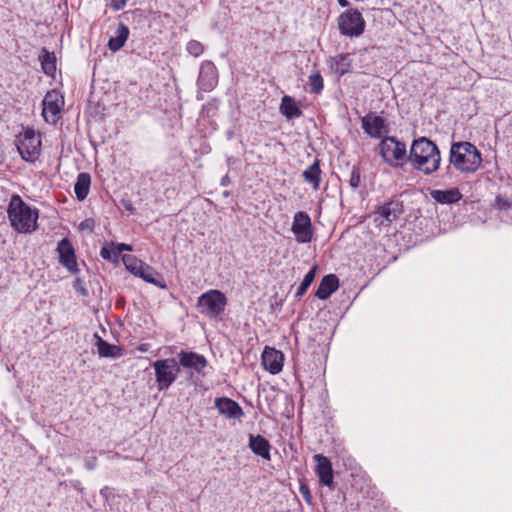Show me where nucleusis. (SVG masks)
I'll list each match as a JSON object with an SVG mask.
<instances>
[{"instance_id":"nucleus-1","label":"nucleus","mask_w":512,"mask_h":512,"mask_svg":"<svg viewBox=\"0 0 512 512\" xmlns=\"http://www.w3.org/2000/svg\"><path fill=\"white\" fill-rule=\"evenodd\" d=\"M407 161L411 166L424 175L436 172L441 163V153L438 146L427 137L413 140Z\"/></svg>"},{"instance_id":"nucleus-2","label":"nucleus","mask_w":512,"mask_h":512,"mask_svg":"<svg viewBox=\"0 0 512 512\" xmlns=\"http://www.w3.org/2000/svg\"><path fill=\"white\" fill-rule=\"evenodd\" d=\"M482 164V155L477 147L468 141L452 142L449 151V166L464 175L475 173Z\"/></svg>"},{"instance_id":"nucleus-3","label":"nucleus","mask_w":512,"mask_h":512,"mask_svg":"<svg viewBox=\"0 0 512 512\" xmlns=\"http://www.w3.org/2000/svg\"><path fill=\"white\" fill-rule=\"evenodd\" d=\"M7 215L11 226L20 233H31L37 228L38 210L28 206L19 195L11 197Z\"/></svg>"},{"instance_id":"nucleus-4","label":"nucleus","mask_w":512,"mask_h":512,"mask_svg":"<svg viewBox=\"0 0 512 512\" xmlns=\"http://www.w3.org/2000/svg\"><path fill=\"white\" fill-rule=\"evenodd\" d=\"M379 154L391 167L401 168L407 162L406 145L395 137L386 136L379 143Z\"/></svg>"},{"instance_id":"nucleus-5","label":"nucleus","mask_w":512,"mask_h":512,"mask_svg":"<svg viewBox=\"0 0 512 512\" xmlns=\"http://www.w3.org/2000/svg\"><path fill=\"white\" fill-rule=\"evenodd\" d=\"M159 391L167 390L177 379L180 367L175 358L158 359L152 363Z\"/></svg>"},{"instance_id":"nucleus-6","label":"nucleus","mask_w":512,"mask_h":512,"mask_svg":"<svg viewBox=\"0 0 512 512\" xmlns=\"http://www.w3.org/2000/svg\"><path fill=\"white\" fill-rule=\"evenodd\" d=\"M227 304V298L219 290H209L203 293L197 301V307L200 313L210 317L216 318L222 314Z\"/></svg>"},{"instance_id":"nucleus-7","label":"nucleus","mask_w":512,"mask_h":512,"mask_svg":"<svg viewBox=\"0 0 512 512\" xmlns=\"http://www.w3.org/2000/svg\"><path fill=\"white\" fill-rule=\"evenodd\" d=\"M17 150L27 162H35L40 155L41 140L32 129H26L18 136Z\"/></svg>"},{"instance_id":"nucleus-8","label":"nucleus","mask_w":512,"mask_h":512,"mask_svg":"<svg viewBox=\"0 0 512 512\" xmlns=\"http://www.w3.org/2000/svg\"><path fill=\"white\" fill-rule=\"evenodd\" d=\"M365 20L357 9H348L338 18L341 34L348 37H359L365 30Z\"/></svg>"},{"instance_id":"nucleus-9","label":"nucleus","mask_w":512,"mask_h":512,"mask_svg":"<svg viewBox=\"0 0 512 512\" xmlns=\"http://www.w3.org/2000/svg\"><path fill=\"white\" fill-rule=\"evenodd\" d=\"M403 204L399 200H391L377 208L374 221L379 226L389 225L403 213Z\"/></svg>"},{"instance_id":"nucleus-10","label":"nucleus","mask_w":512,"mask_h":512,"mask_svg":"<svg viewBox=\"0 0 512 512\" xmlns=\"http://www.w3.org/2000/svg\"><path fill=\"white\" fill-rule=\"evenodd\" d=\"M63 103V98L56 91L47 92L42 101V115L47 123L58 121Z\"/></svg>"},{"instance_id":"nucleus-11","label":"nucleus","mask_w":512,"mask_h":512,"mask_svg":"<svg viewBox=\"0 0 512 512\" xmlns=\"http://www.w3.org/2000/svg\"><path fill=\"white\" fill-rule=\"evenodd\" d=\"M292 232L298 243H308L312 240V224L309 215L306 212H297L292 223Z\"/></svg>"},{"instance_id":"nucleus-12","label":"nucleus","mask_w":512,"mask_h":512,"mask_svg":"<svg viewBox=\"0 0 512 512\" xmlns=\"http://www.w3.org/2000/svg\"><path fill=\"white\" fill-rule=\"evenodd\" d=\"M218 84V71L211 61H204L199 70L197 85L201 91L210 92Z\"/></svg>"},{"instance_id":"nucleus-13","label":"nucleus","mask_w":512,"mask_h":512,"mask_svg":"<svg viewBox=\"0 0 512 512\" xmlns=\"http://www.w3.org/2000/svg\"><path fill=\"white\" fill-rule=\"evenodd\" d=\"M56 251L58 253L59 262L62 266L72 273L78 270L75 250L68 238H63L59 241Z\"/></svg>"},{"instance_id":"nucleus-14","label":"nucleus","mask_w":512,"mask_h":512,"mask_svg":"<svg viewBox=\"0 0 512 512\" xmlns=\"http://www.w3.org/2000/svg\"><path fill=\"white\" fill-rule=\"evenodd\" d=\"M177 358L179 367L193 370L198 374H201L208 365L207 359L203 355L195 352L180 351L177 354Z\"/></svg>"},{"instance_id":"nucleus-15","label":"nucleus","mask_w":512,"mask_h":512,"mask_svg":"<svg viewBox=\"0 0 512 512\" xmlns=\"http://www.w3.org/2000/svg\"><path fill=\"white\" fill-rule=\"evenodd\" d=\"M362 128L372 138H381L388 131L383 117L368 113L362 118Z\"/></svg>"},{"instance_id":"nucleus-16","label":"nucleus","mask_w":512,"mask_h":512,"mask_svg":"<svg viewBox=\"0 0 512 512\" xmlns=\"http://www.w3.org/2000/svg\"><path fill=\"white\" fill-rule=\"evenodd\" d=\"M262 364L265 370L271 374H278L282 371L284 355L281 351L266 346L262 352Z\"/></svg>"},{"instance_id":"nucleus-17","label":"nucleus","mask_w":512,"mask_h":512,"mask_svg":"<svg viewBox=\"0 0 512 512\" xmlns=\"http://www.w3.org/2000/svg\"><path fill=\"white\" fill-rule=\"evenodd\" d=\"M313 458L317 463L315 471L319 482L322 485L328 486L330 489H334V475L331 461L322 454H315Z\"/></svg>"},{"instance_id":"nucleus-18","label":"nucleus","mask_w":512,"mask_h":512,"mask_svg":"<svg viewBox=\"0 0 512 512\" xmlns=\"http://www.w3.org/2000/svg\"><path fill=\"white\" fill-rule=\"evenodd\" d=\"M215 408L221 415L229 419H240L244 416L242 407L233 399L219 397L215 399Z\"/></svg>"},{"instance_id":"nucleus-19","label":"nucleus","mask_w":512,"mask_h":512,"mask_svg":"<svg viewBox=\"0 0 512 512\" xmlns=\"http://www.w3.org/2000/svg\"><path fill=\"white\" fill-rule=\"evenodd\" d=\"M430 196L435 202L442 205L455 204L463 197L460 190L456 187L448 190H431Z\"/></svg>"},{"instance_id":"nucleus-20","label":"nucleus","mask_w":512,"mask_h":512,"mask_svg":"<svg viewBox=\"0 0 512 512\" xmlns=\"http://www.w3.org/2000/svg\"><path fill=\"white\" fill-rule=\"evenodd\" d=\"M339 287V279L334 274L324 276L315 292V296L320 300H326Z\"/></svg>"},{"instance_id":"nucleus-21","label":"nucleus","mask_w":512,"mask_h":512,"mask_svg":"<svg viewBox=\"0 0 512 512\" xmlns=\"http://www.w3.org/2000/svg\"><path fill=\"white\" fill-rule=\"evenodd\" d=\"M249 448L252 452L265 460H270L271 445L269 441L261 435H249Z\"/></svg>"},{"instance_id":"nucleus-22","label":"nucleus","mask_w":512,"mask_h":512,"mask_svg":"<svg viewBox=\"0 0 512 512\" xmlns=\"http://www.w3.org/2000/svg\"><path fill=\"white\" fill-rule=\"evenodd\" d=\"M94 337L96 339L95 346L100 357L116 359L122 356L123 353L120 346L108 343L98 334H94Z\"/></svg>"},{"instance_id":"nucleus-23","label":"nucleus","mask_w":512,"mask_h":512,"mask_svg":"<svg viewBox=\"0 0 512 512\" xmlns=\"http://www.w3.org/2000/svg\"><path fill=\"white\" fill-rule=\"evenodd\" d=\"M302 177L315 191H317L321 182L320 160L316 159L310 166H308L303 171Z\"/></svg>"},{"instance_id":"nucleus-24","label":"nucleus","mask_w":512,"mask_h":512,"mask_svg":"<svg viewBox=\"0 0 512 512\" xmlns=\"http://www.w3.org/2000/svg\"><path fill=\"white\" fill-rule=\"evenodd\" d=\"M128 36L129 28L124 23H120L115 31V35L111 36L108 41V48L112 52L120 50L125 45Z\"/></svg>"},{"instance_id":"nucleus-25","label":"nucleus","mask_w":512,"mask_h":512,"mask_svg":"<svg viewBox=\"0 0 512 512\" xmlns=\"http://www.w3.org/2000/svg\"><path fill=\"white\" fill-rule=\"evenodd\" d=\"M91 177L88 173H79L74 184L76 198L80 201L86 199L90 190Z\"/></svg>"},{"instance_id":"nucleus-26","label":"nucleus","mask_w":512,"mask_h":512,"mask_svg":"<svg viewBox=\"0 0 512 512\" xmlns=\"http://www.w3.org/2000/svg\"><path fill=\"white\" fill-rule=\"evenodd\" d=\"M280 112L289 120L302 115V111L297 106L295 100L288 95H285L281 100Z\"/></svg>"},{"instance_id":"nucleus-27","label":"nucleus","mask_w":512,"mask_h":512,"mask_svg":"<svg viewBox=\"0 0 512 512\" xmlns=\"http://www.w3.org/2000/svg\"><path fill=\"white\" fill-rule=\"evenodd\" d=\"M39 61L43 72L46 75L53 76L56 72V57L54 53H50L47 49L43 48L39 55Z\"/></svg>"},{"instance_id":"nucleus-28","label":"nucleus","mask_w":512,"mask_h":512,"mask_svg":"<svg viewBox=\"0 0 512 512\" xmlns=\"http://www.w3.org/2000/svg\"><path fill=\"white\" fill-rule=\"evenodd\" d=\"M137 277L142 278L145 282L153 284L162 289L166 288L164 280L159 277L158 273L149 265L145 264Z\"/></svg>"},{"instance_id":"nucleus-29","label":"nucleus","mask_w":512,"mask_h":512,"mask_svg":"<svg viewBox=\"0 0 512 512\" xmlns=\"http://www.w3.org/2000/svg\"><path fill=\"white\" fill-rule=\"evenodd\" d=\"M317 272V266L314 265L305 275L303 281L296 290L295 297L300 299L308 290L309 286L313 283Z\"/></svg>"},{"instance_id":"nucleus-30","label":"nucleus","mask_w":512,"mask_h":512,"mask_svg":"<svg viewBox=\"0 0 512 512\" xmlns=\"http://www.w3.org/2000/svg\"><path fill=\"white\" fill-rule=\"evenodd\" d=\"M122 260L127 270H129L135 276L139 275L145 265L143 261L137 259L133 255H124Z\"/></svg>"},{"instance_id":"nucleus-31","label":"nucleus","mask_w":512,"mask_h":512,"mask_svg":"<svg viewBox=\"0 0 512 512\" xmlns=\"http://www.w3.org/2000/svg\"><path fill=\"white\" fill-rule=\"evenodd\" d=\"M308 85L311 93L320 94L323 90V78L319 72H314L309 76Z\"/></svg>"},{"instance_id":"nucleus-32","label":"nucleus","mask_w":512,"mask_h":512,"mask_svg":"<svg viewBox=\"0 0 512 512\" xmlns=\"http://www.w3.org/2000/svg\"><path fill=\"white\" fill-rule=\"evenodd\" d=\"M186 49H187V52L194 57H199L204 51L203 45L199 41H196V40L189 41L187 43Z\"/></svg>"},{"instance_id":"nucleus-33","label":"nucleus","mask_w":512,"mask_h":512,"mask_svg":"<svg viewBox=\"0 0 512 512\" xmlns=\"http://www.w3.org/2000/svg\"><path fill=\"white\" fill-rule=\"evenodd\" d=\"M360 182H361L360 169L357 166H354L351 170L349 185L352 189L355 190L360 186Z\"/></svg>"},{"instance_id":"nucleus-34","label":"nucleus","mask_w":512,"mask_h":512,"mask_svg":"<svg viewBox=\"0 0 512 512\" xmlns=\"http://www.w3.org/2000/svg\"><path fill=\"white\" fill-rule=\"evenodd\" d=\"M347 59L346 55H339L335 57V61L337 64L336 72L340 75H344L349 71V64H344L343 62Z\"/></svg>"},{"instance_id":"nucleus-35","label":"nucleus","mask_w":512,"mask_h":512,"mask_svg":"<svg viewBox=\"0 0 512 512\" xmlns=\"http://www.w3.org/2000/svg\"><path fill=\"white\" fill-rule=\"evenodd\" d=\"M494 206L499 209V210H508L511 208L512 206V201L507 199V198H504L500 195H498L496 198H495V204Z\"/></svg>"},{"instance_id":"nucleus-36","label":"nucleus","mask_w":512,"mask_h":512,"mask_svg":"<svg viewBox=\"0 0 512 512\" xmlns=\"http://www.w3.org/2000/svg\"><path fill=\"white\" fill-rule=\"evenodd\" d=\"M299 491H300L301 495L303 496L304 500L308 504H310L312 502V495H311L308 485L305 483H301L300 487H299Z\"/></svg>"},{"instance_id":"nucleus-37","label":"nucleus","mask_w":512,"mask_h":512,"mask_svg":"<svg viewBox=\"0 0 512 512\" xmlns=\"http://www.w3.org/2000/svg\"><path fill=\"white\" fill-rule=\"evenodd\" d=\"M114 253H116V251H112V249L106 246L102 247L100 250V256L108 261H117V259L114 258Z\"/></svg>"},{"instance_id":"nucleus-38","label":"nucleus","mask_w":512,"mask_h":512,"mask_svg":"<svg viewBox=\"0 0 512 512\" xmlns=\"http://www.w3.org/2000/svg\"><path fill=\"white\" fill-rule=\"evenodd\" d=\"M74 288L76 289L77 292H79L82 296H87L88 295V291L87 289L84 287L83 285V282L81 281V279L77 278L76 281H75V284H74Z\"/></svg>"},{"instance_id":"nucleus-39","label":"nucleus","mask_w":512,"mask_h":512,"mask_svg":"<svg viewBox=\"0 0 512 512\" xmlns=\"http://www.w3.org/2000/svg\"><path fill=\"white\" fill-rule=\"evenodd\" d=\"M132 247L125 243H119L116 248V253H114V258L118 259V256L123 251H131Z\"/></svg>"},{"instance_id":"nucleus-40","label":"nucleus","mask_w":512,"mask_h":512,"mask_svg":"<svg viewBox=\"0 0 512 512\" xmlns=\"http://www.w3.org/2000/svg\"><path fill=\"white\" fill-rule=\"evenodd\" d=\"M128 0H111L110 6L115 10L119 11L123 9Z\"/></svg>"},{"instance_id":"nucleus-41","label":"nucleus","mask_w":512,"mask_h":512,"mask_svg":"<svg viewBox=\"0 0 512 512\" xmlns=\"http://www.w3.org/2000/svg\"><path fill=\"white\" fill-rule=\"evenodd\" d=\"M97 466V458L89 457L85 459V467L87 470H94Z\"/></svg>"},{"instance_id":"nucleus-42","label":"nucleus","mask_w":512,"mask_h":512,"mask_svg":"<svg viewBox=\"0 0 512 512\" xmlns=\"http://www.w3.org/2000/svg\"><path fill=\"white\" fill-rule=\"evenodd\" d=\"M93 226V220L91 219H86L84 220L83 222H81L80 224V229L81 230H84V229H91Z\"/></svg>"},{"instance_id":"nucleus-43","label":"nucleus","mask_w":512,"mask_h":512,"mask_svg":"<svg viewBox=\"0 0 512 512\" xmlns=\"http://www.w3.org/2000/svg\"><path fill=\"white\" fill-rule=\"evenodd\" d=\"M111 494V491H110V488L108 486H105L103 487L101 490H100V495L102 497H104L105 499H108V497L110 496Z\"/></svg>"},{"instance_id":"nucleus-44","label":"nucleus","mask_w":512,"mask_h":512,"mask_svg":"<svg viewBox=\"0 0 512 512\" xmlns=\"http://www.w3.org/2000/svg\"><path fill=\"white\" fill-rule=\"evenodd\" d=\"M229 183H230V179H229L228 175H225L224 177H222V179H221L222 186H227Z\"/></svg>"},{"instance_id":"nucleus-45","label":"nucleus","mask_w":512,"mask_h":512,"mask_svg":"<svg viewBox=\"0 0 512 512\" xmlns=\"http://www.w3.org/2000/svg\"><path fill=\"white\" fill-rule=\"evenodd\" d=\"M123 205H124V208H125L127 211H130V212L134 213V208H133V206H132V204H131V203H126V202H124V203H123Z\"/></svg>"},{"instance_id":"nucleus-46","label":"nucleus","mask_w":512,"mask_h":512,"mask_svg":"<svg viewBox=\"0 0 512 512\" xmlns=\"http://www.w3.org/2000/svg\"><path fill=\"white\" fill-rule=\"evenodd\" d=\"M341 7H348L349 2L347 0H337Z\"/></svg>"}]
</instances>
